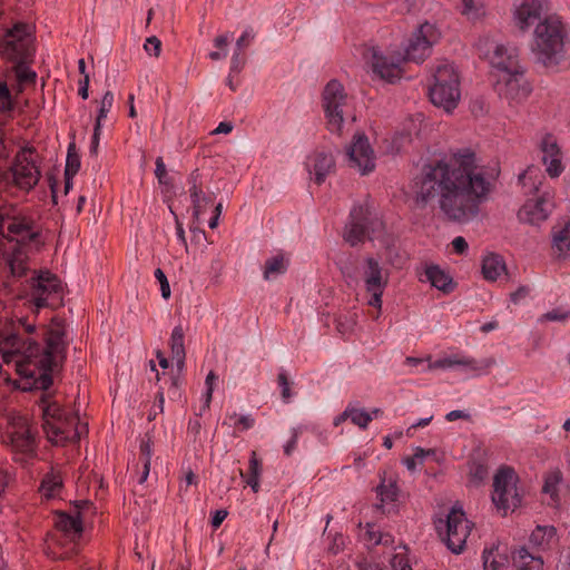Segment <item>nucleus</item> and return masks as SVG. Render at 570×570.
<instances>
[{"label": "nucleus", "instance_id": "nucleus-1", "mask_svg": "<svg viewBox=\"0 0 570 570\" xmlns=\"http://www.w3.org/2000/svg\"><path fill=\"white\" fill-rule=\"evenodd\" d=\"M498 175V169L479 165L472 150H459L448 159L423 167L414 181L415 203L424 208L436 202L448 220L469 223L479 216Z\"/></svg>", "mask_w": 570, "mask_h": 570}, {"label": "nucleus", "instance_id": "nucleus-2", "mask_svg": "<svg viewBox=\"0 0 570 570\" xmlns=\"http://www.w3.org/2000/svg\"><path fill=\"white\" fill-rule=\"evenodd\" d=\"M46 346L35 341H23L17 333H9L1 342L7 348L2 360L13 363L17 374L27 382L23 390H48L52 385L51 373L66 360V330L62 321L53 318L45 330Z\"/></svg>", "mask_w": 570, "mask_h": 570}, {"label": "nucleus", "instance_id": "nucleus-3", "mask_svg": "<svg viewBox=\"0 0 570 570\" xmlns=\"http://www.w3.org/2000/svg\"><path fill=\"white\" fill-rule=\"evenodd\" d=\"M441 37L439 29L430 23L424 22L420 24L411 35L404 48V55L396 58H387L380 53L375 48L371 49V65L372 70L381 79L394 82L401 77L400 65L403 61H413L420 63L424 61L432 51Z\"/></svg>", "mask_w": 570, "mask_h": 570}, {"label": "nucleus", "instance_id": "nucleus-4", "mask_svg": "<svg viewBox=\"0 0 570 570\" xmlns=\"http://www.w3.org/2000/svg\"><path fill=\"white\" fill-rule=\"evenodd\" d=\"M568 31L558 14L546 16L535 24L532 52L544 67H556L569 56Z\"/></svg>", "mask_w": 570, "mask_h": 570}, {"label": "nucleus", "instance_id": "nucleus-5", "mask_svg": "<svg viewBox=\"0 0 570 570\" xmlns=\"http://www.w3.org/2000/svg\"><path fill=\"white\" fill-rule=\"evenodd\" d=\"M433 82L429 88V96L432 104L452 111L461 97L459 75L451 63L439 65L432 75Z\"/></svg>", "mask_w": 570, "mask_h": 570}, {"label": "nucleus", "instance_id": "nucleus-6", "mask_svg": "<svg viewBox=\"0 0 570 570\" xmlns=\"http://www.w3.org/2000/svg\"><path fill=\"white\" fill-rule=\"evenodd\" d=\"M43 430L50 441H78L80 431L78 419L68 415L57 403H48L42 407Z\"/></svg>", "mask_w": 570, "mask_h": 570}, {"label": "nucleus", "instance_id": "nucleus-7", "mask_svg": "<svg viewBox=\"0 0 570 570\" xmlns=\"http://www.w3.org/2000/svg\"><path fill=\"white\" fill-rule=\"evenodd\" d=\"M435 528L442 541L453 553L458 554L463 551L471 531V524L461 507H452L445 520L440 519L435 522Z\"/></svg>", "mask_w": 570, "mask_h": 570}, {"label": "nucleus", "instance_id": "nucleus-8", "mask_svg": "<svg viewBox=\"0 0 570 570\" xmlns=\"http://www.w3.org/2000/svg\"><path fill=\"white\" fill-rule=\"evenodd\" d=\"M383 230V222L373 215L367 207L354 206L350 213V222L345 226L343 237L351 246L372 239Z\"/></svg>", "mask_w": 570, "mask_h": 570}, {"label": "nucleus", "instance_id": "nucleus-9", "mask_svg": "<svg viewBox=\"0 0 570 570\" xmlns=\"http://www.w3.org/2000/svg\"><path fill=\"white\" fill-rule=\"evenodd\" d=\"M358 277L368 295L367 304L381 311L382 296L390 278L389 271L376 258L368 256L361 265Z\"/></svg>", "mask_w": 570, "mask_h": 570}, {"label": "nucleus", "instance_id": "nucleus-10", "mask_svg": "<svg viewBox=\"0 0 570 570\" xmlns=\"http://www.w3.org/2000/svg\"><path fill=\"white\" fill-rule=\"evenodd\" d=\"M347 94L341 82L333 79L324 88L323 108L331 132L341 134L347 108Z\"/></svg>", "mask_w": 570, "mask_h": 570}, {"label": "nucleus", "instance_id": "nucleus-11", "mask_svg": "<svg viewBox=\"0 0 570 570\" xmlns=\"http://www.w3.org/2000/svg\"><path fill=\"white\" fill-rule=\"evenodd\" d=\"M31 287L30 296L37 309L42 307L53 309L62 305V283L50 272H41L37 277H33Z\"/></svg>", "mask_w": 570, "mask_h": 570}, {"label": "nucleus", "instance_id": "nucleus-12", "mask_svg": "<svg viewBox=\"0 0 570 570\" xmlns=\"http://www.w3.org/2000/svg\"><path fill=\"white\" fill-rule=\"evenodd\" d=\"M2 442L9 445L17 460L24 461L33 456L36 451L35 435L30 430L27 419L13 417L2 435Z\"/></svg>", "mask_w": 570, "mask_h": 570}, {"label": "nucleus", "instance_id": "nucleus-13", "mask_svg": "<svg viewBox=\"0 0 570 570\" xmlns=\"http://www.w3.org/2000/svg\"><path fill=\"white\" fill-rule=\"evenodd\" d=\"M492 502L504 515L509 510H514L521 504V498L517 491V475L512 468L502 466L495 473Z\"/></svg>", "mask_w": 570, "mask_h": 570}, {"label": "nucleus", "instance_id": "nucleus-14", "mask_svg": "<svg viewBox=\"0 0 570 570\" xmlns=\"http://www.w3.org/2000/svg\"><path fill=\"white\" fill-rule=\"evenodd\" d=\"M0 55L14 62L29 61L33 49L27 24L17 23L6 32L0 41Z\"/></svg>", "mask_w": 570, "mask_h": 570}, {"label": "nucleus", "instance_id": "nucleus-15", "mask_svg": "<svg viewBox=\"0 0 570 570\" xmlns=\"http://www.w3.org/2000/svg\"><path fill=\"white\" fill-rule=\"evenodd\" d=\"M548 12V0H514L513 2L514 23L522 31L542 21L546 16H549Z\"/></svg>", "mask_w": 570, "mask_h": 570}, {"label": "nucleus", "instance_id": "nucleus-16", "mask_svg": "<svg viewBox=\"0 0 570 570\" xmlns=\"http://www.w3.org/2000/svg\"><path fill=\"white\" fill-rule=\"evenodd\" d=\"M554 207L550 191H543L535 198L528 199L519 209L518 218L521 223L540 225L546 222Z\"/></svg>", "mask_w": 570, "mask_h": 570}, {"label": "nucleus", "instance_id": "nucleus-17", "mask_svg": "<svg viewBox=\"0 0 570 570\" xmlns=\"http://www.w3.org/2000/svg\"><path fill=\"white\" fill-rule=\"evenodd\" d=\"M30 156L31 150H20L16 156L14 163L11 167V173L16 185L27 190L36 186L40 177V171L35 160Z\"/></svg>", "mask_w": 570, "mask_h": 570}, {"label": "nucleus", "instance_id": "nucleus-18", "mask_svg": "<svg viewBox=\"0 0 570 570\" xmlns=\"http://www.w3.org/2000/svg\"><path fill=\"white\" fill-rule=\"evenodd\" d=\"M350 166L356 168L362 175L371 173L375 168L374 151L364 134H356L347 148Z\"/></svg>", "mask_w": 570, "mask_h": 570}, {"label": "nucleus", "instance_id": "nucleus-19", "mask_svg": "<svg viewBox=\"0 0 570 570\" xmlns=\"http://www.w3.org/2000/svg\"><path fill=\"white\" fill-rule=\"evenodd\" d=\"M498 85L500 96L510 102H520L531 92V86L524 77V69L500 76Z\"/></svg>", "mask_w": 570, "mask_h": 570}, {"label": "nucleus", "instance_id": "nucleus-20", "mask_svg": "<svg viewBox=\"0 0 570 570\" xmlns=\"http://www.w3.org/2000/svg\"><path fill=\"white\" fill-rule=\"evenodd\" d=\"M491 63L502 72L501 76L523 69L519 63L518 48L510 45H498L491 56Z\"/></svg>", "mask_w": 570, "mask_h": 570}, {"label": "nucleus", "instance_id": "nucleus-21", "mask_svg": "<svg viewBox=\"0 0 570 570\" xmlns=\"http://www.w3.org/2000/svg\"><path fill=\"white\" fill-rule=\"evenodd\" d=\"M540 149L542 153V163L546 165L548 175L552 178L559 177L563 171L562 166V154L557 144V140L551 136L547 135L541 144Z\"/></svg>", "mask_w": 570, "mask_h": 570}, {"label": "nucleus", "instance_id": "nucleus-22", "mask_svg": "<svg viewBox=\"0 0 570 570\" xmlns=\"http://www.w3.org/2000/svg\"><path fill=\"white\" fill-rule=\"evenodd\" d=\"M493 358H485L482 361H476L472 357L468 356H450L436 360L435 362H432L429 364V370H435V368H451L455 366H460L464 368L465 371H472V372H481L485 371L489 367H491L494 364Z\"/></svg>", "mask_w": 570, "mask_h": 570}, {"label": "nucleus", "instance_id": "nucleus-23", "mask_svg": "<svg viewBox=\"0 0 570 570\" xmlns=\"http://www.w3.org/2000/svg\"><path fill=\"white\" fill-rule=\"evenodd\" d=\"M309 175L317 185H322L326 177L334 170L335 160L332 154L326 151H316L308 157L306 163Z\"/></svg>", "mask_w": 570, "mask_h": 570}, {"label": "nucleus", "instance_id": "nucleus-24", "mask_svg": "<svg viewBox=\"0 0 570 570\" xmlns=\"http://www.w3.org/2000/svg\"><path fill=\"white\" fill-rule=\"evenodd\" d=\"M9 240H17L21 244H29L37 242L39 233L35 232L30 222L26 218L11 217L7 226Z\"/></svg>", "mask_w": 570, "mask_h": 570}, {"label": "nucleus", "instance_id": "nucleus-25", "mask_svg": "<svg viewBox=\"0 0 570 570\" xmlns=\"http://www.w3.org/2000/svg\"><path fill=\"white\" fill-rule=\"evenodd\" d=\"M552 248L556 255L561 258L570 252V219L559 223L552 228Z\"/></svg>", "mask_w": 570, "mask_h": 570}, {"label": "nucleus", "instance_id": "nucleus-26", "mask_svg": "<svg viewBox=\"0 0 570 570\" xmlns=\"http://www.w3.org/2000/svg\"><path fill=\"white\" fill-rule=\"evenodd\" d=\"M424 275L432 286L443 293H450L454 287L452 278L436 265L428 266Z\"/></svg>", "mask_w": 570, "mask_h": 570}, {"label": "nucleus", "instance_id": "nucleus-27", "mask_svg": "<svg viewBox=\"0 0 570 570\" xmlns=\"http://www.w3.org/2000/svg\"><path fill=\"white\" fill-rule=\"evenodd\" d=\"M185 332L181 325L175 326L170 340L169 345L171 350L173 360L176 361L178 370H183L185 366V345H184Z\"/></svg>", "mask_w": 570, "mask_h": 570}, {"label": "nucleus", "instance_id": "nucleus-28", "mask_svg": "<svg viewBox=\"0 0 570 570\" xmlns=\"http://www.w3.org/2000/svg\"><path fill=\"white\" fill-rule=\"evenodd\" d=\"M512 559L518 570H543L542 558L529 553L524 547L514 551Z\"/></svg>", "mask_w": 570, "mask_h": 570}, {"label": "nucleus", "instance_id": "nucleus-29", "mask_svg": "<svg viewBox=\"0 0 570 570\" xmlns=\"http://www.w3.org/2000/svg\"><path fill=\"white\" fill-rule=\"evenodd\" d=\"M507 271L503 258L498 254H489L482 261V274L487 281L494 282Z\"/></svg>", "mask_w": 570, "mask_h": 570}, {"label": "nucleus", "instance_id": "nucleus-30", "mask_svg": "<svg viewBox=\"0 0 570 570\" xmlns=\"http://www.w3.org/2000/svg\"><path fill=\"white\" fill-rule=\"evenodd\" d=\"M557 540V530L552 525H538L530 535V543L547 549Z\"/></svg>", "mask_w": 570, "mask_h": 570}, {"label": "nucleus", "instance_id": "nucleus-31", "mask_svg": "<svg viewBox=\"0 0 570 570\" xmlns=\"http://www.w3.org/2000/svg\"><path fill=\"white\" fill-rule=\"evenodd\" d=\"M336 265L338 266L347 285L357 283L360 281V271L357 266V258L355 256L348 254L346 256L340 257L336 261Z\"/></svg>", "mask_w": 570, "mask_h": 570}, {"label": "nucleus", "instance_id": "nucleus-32", "mask_svg": "<svg viewBox=\"0 0 570 570\" xmlns=\"http://www.w3.org/2000/svg\"><path fill=\"white\" fill-rule=\"evenodd\" d=\"M288 268V261L285 259L283 254H277L266 259L264 265L263 277L265 281H271L279 275L286 273Z\"/></svg>", "mask_w": 570, "mask_h": 570}, {"label": "nucleus", "instance_id": "nucleus-33", "mask_svg": "<svg viewBox=\"0 0 570 570\" xmlns=\"http://www.w3.org/2000/svg\"><path fill=\"white\" fill-rule=\"evenodd\" d=\"M562 482V473L560 470H553L547 473L544 478L543 492L550 495L551 504L557 507L560 502L558 487Z\"/></svg>", "mask_w": 570, "mask_h": 570}, {"label": "nucleus", "instance_id": "nucleus-34", "mask_svg": "<svg viewBox=\"0 0 570 570\" xmlns=\"http://www.w3.org/2000/svg\"><path fill=\"white\" fill-rule=\"evenodd\" d=\"M484 570H503L507 567V556L499 553L498 548L484 549L482 553Z\"/></svg>", "mask_w": 570, "mask_h": 570}, {"label": "nucleus", "instance_id": "nucleus-35", "mask_svg": "<svg viewBox=\"0 0 570 570\" xmlns=\"http://www.w3.org/2000/svg\"><path fill=\"white\" fill-rule=\"evenodd\" d=\"M376 494L381 503L395 502L399 495V488L395 481L382 478L381 483L376 487Z\"/></svg>", "mask_w": 570, "mask_h": 570}, {"label": "nucleus", "instance_id": "nucleus-36", "mask_svg": "<svg viewBox=\"0 0 570 570\" xmlns=\"http://www.w3.org/2000/svg\"><path fill=\"white\" fill-rule=\"evenodd\" d=\"M461 13L469 20H478L484 16L483 0H462Z\"/></svg>", "mask_w": 570, "mask_h": 570}, {"label": "nucleus", "instance_id": "nucleus-37", "mask_svg": "<svg viewBox=\"0 0 570 570\" xmlns=\"http://www.w3.org/2000/svg\"><path fill=\"white\" fill-rule=\"evenodd\" d=\"M57 527L65 532L80 533L82 531V524L79 514L70 515L67 513H60L57 520Z\"/></svg>", "mask_w": 570, "mask_h": 570}, {"label": "nucleus", "instance_id": "nucleus-38", "mask_svg": "<svg viewBox=\"0 0 570 570\" xmlns=\"http://www.w3.org/2000/svg\"><path fill=\"white\" fill-rule=\"evenodd\" d=\"M190 199L193 204V215L196 219L203 215L207 207L213 203V195H207L203 191V188L197 191V196L194 197L193 194H190Z\"/></svg>", "mask_w": 570, "mask_h": 570}, {"label": "nucleus", "instance_id": "nucleus-39", "mask_svg": "<svg viewBox=\"0 0 570 570\" xmlns=\"http://www.w3.org/2000/svg\"><path fill=\"white\" fill-rule=\"evenodd\" d=\"M61 488L62 480L58 475L47 474L41 482L40 490L46 498L50 499L53 498Z\"/></svg>", "mask_w": 570, "mask_h": 570}, {"label": "nucleus", "instance_id": "nucleus-40", "mask_svg": "<svg viewBox=\"0 0 570 570\" xmlns=\"http://www.w3.org/2000/svg\"><path fill=\"white\" fill-rule=\"evenodd\" d=\"M80 168V157L76 153L75 144H70L68 147L65 176H75Z\"/></svg>", "mask_w": 570, "mask_h": 570}, {"label": "nucleus", "instance_id": "nucleus-41", "mask_svg": "<svg viewBox=\"0 0 570 570\" xmlns=\"http://www.w3.org/2000/svg\"><path fill=\"white\" fill-rule=\"evenodd\" d=\"M14 109V101L6 81H0V114H10Z\"/></svg>", "mask_w": 570, "mask_h": 570}, {"label": "nucleus", "instance_id": "nucleus-42", "mask_svg": "<svg viewBox=\"0 0 570 570\" xmlns=\"http://www.w3.org/2000/svg\"><path fill=\"white\" fill-rule=\"evenodd\" d=\"M217 375L213 371H210L207 374L205 380L206 392L204 394V404L200 407L199 412L197 413L198 416L203 415V413L209 409L213 399L214 384L217 381Z\"/></svg>", "mask_w": 570, "mask_h": 570}, {"label": "nucleus", "instance_id": "nucleus-43", "mask_svg": "<svg viewBox=\"0 0 570 570\" xmlns=\"http://www.w3.org/2000/svg\"><path fill=\"white\" fill-rule=\"evenodd\" d=\"M28 61L16 62L14 71L17 79L21 83H31L36 81L37 75L27 66Z\"/></svg>", "mask_w": 570, "mask_h": 570}, {"label": "nucleus", "instance_id": "nucleus-44", "mask_svg": "<svg viewBox=\"0 0 570 570\" xmlns=\"http://www.w3.org/2000/svg\"><path fill=\"white\" fill-rule=\"evenodd\" d=\"M350 411H351L350 420L352 421V423L357 425L361 429H366L368 423L372 421V414H370L368 412H366L363 409H356V407H351V406H350Z\"/></svg>", "mask_w": 570, "mask_h": 570}, {"label": "nucleus", "instance_id": "nucleus-45", "mask_svg": "<svg viewBox=\"0 0 570 570\" xmlns=\"http://www.w3.org/2000/svg\"><path fill=\"white\" fill-rule=\"evenodd\" d=\"M112 105L114 94L111 91H107L100 101V108L98 110L96 124L102 122V120L107 117L108 112L110 111Z\"/></svg>", "mask_w": 570, "mask_h": 570}, {"label": "nucleus", "instance_id": "nucleus-46", "mask_svg": "<svg viewBox=\"0 0 570 570\" xmlns=\"http://www.w3.org/2000/svg\"><path fill=\"white\" fill-rule=\"evenodd\" d=\"M8 264L10 272L14 277H22L28 271L24 261L18 256L8 259Z\"/></svg>", "mask_w": 570, "mask_h": 570}, {"label": "nucleus", "instance_id": "nucleus-47", "mask_svg": "<svg viewBox=\"0 0 570 570\" xmlns=\"http://www.w3.org/2000/svg\"><path fill=\"white\" fill-rule=\"evenodd\" d=\"M140 456L142 463L150 464L153 456V441L149 434H146L140 442Z\"/></svg>", "mask_w": 570, "mask_h": 570}, {"label": "nucleus", "instance_id": "nucleus-48", "mask_svg": "<svg viewBox=\"0 0 570 570\" xmlns=\"http://www.w3.org/2000/svg\"><path fill=\"white\" fill-rule=\"evenodd\" d=\"M277 382H278V385L282 390V399L284 402H288L289 399L292 397V392H291V382L287 377V374L285 371H281L278 373V376H277Z\"/></svg>", "mask_w": 570, "mask_h": 570}, {"label": "nucleus", "instance_id": "nucleus-49", "mask_svg": "<svg viewBox=\"0 0 570 570\" xmlns=\"http://www.w3.org/2000/svg\"><path fill=\"white\" fill-rule=\"evenodd\" d=\"M144 49L149 56L158 57L161 50V41L156 36H151L146 39Z\"/></svg>", "mask_w": 570, "mask_h": 570}, {"label": "nucleus", "instance_id": "nucleus-50", "mask_svg": "<svg viewBox=\"0 0 570 570\" xmlns=\"http://www.w3.org/2000/svg\"><path fill=\"white\" fill-rule=\"evenodd\" d=\"M245 63L246 59L243 55V50H237V48H235L230 59V71L236 73L240 72Z\"/></svg>", "mask_w": 570, "mask_h": 570}, {"label": "nucleus", "instance_id": "nucleus-51", "mask_svg": "<svg viewBox=\"0 0 570 570\" xmlns=\"http://www.w3.org/2000/svg\"><path fill=\"white\" fill-rule=\"evenodd\" d=\"M155 175H156V177L158 179V183L160 185H168L169 184V178H168V175H167L166 166H165V163H164L161 157H157L156 158Z\"/></svg>", "mask_w": 570, "mask_h": 570}, {"label": "nucleus", "instance_id": "nucleus-52", "mask_svg": "<svg viewBox=\"0 0 570 570\" xmlns=\"http://www.w3.org/2000/svg\"><path fill=\"white\" fill-rule=\"evenodd\" d=\"M254 38V30L250 27L246 28L242 36L237 39L235 48H237V50H244L246 47L249 46Z\"/></svg>", "mask_w": 570, "mask_h": 570}, {"label": "nucleus", "instance_id": "nucleus-53", "mask_svg": "<svg viewBox=\"0 0 570 570\" xmlns=\"http://www.w3.org/2000/svg\"><path fill=\"white\" fill-rule=\"evenodd\" d=\"M155 277L160 283L161 296L168 299L170 297V287L165 273L160 268H157L155 271Z\"/></svg>", "mask_w": 570, "mask_h": 570}, {"label": "nucleus", "instance_id": "nucleus-54", "mask_svg": "<svg viewBox=\"0 0 570 570\" xmlns=\"http://www.w3.org/2000/svg\"><path fill=\"white\" fill-rule=\"evenodd\" d=\"M546 321L551 322H564L570 317V312H563L560 309H552L542 316Z\"/></svg>", "mask_w": 570, "mask_h": 570}, {"label": "nucleus", "instance_id": "nucleus-55", "mask_svg": "<svg viewBox=\"0 0 570 570\" xmlns=\"http://www.w3.org/2000/svg\"><path fill=\"white\" fill-rule=\"evenodd\" d=\"M301 433V428H294L292 429V438L291 440L284 445V453L289 456L297 444L298 435Z\"/></svg>", "mask_w": 570, "mask_h": 570}, {"label": "nucleus", "instance_id": "nucleus-56", "mask_svg": "<svg viewBox=\"0 0 570 570\" xmlns=\"http://www.w3.org/2000/svg\"><path fill=\"white\" fill-rule=\"evenodd\" d=\"M199 173L198 170H194L189 178H188V184H189V194H193L194 197L197 196V191L200 190L202 188V184L199 181Z\"/></svg>", "mask_w": 570, "mask_h": 570}, {"label": "nucleus", "instance_id": "nucleus-57", "mask_svg": "<svg viewBox=\"0 0 570 570\" xmlns=\"http://www.w3.org/2000/svg\"><path fill=\"white\" fill-rule=\"evenodd\" d=\"M102 124H95L94 135L90 144V154L97 155Z\"/></svg>", "mask_w": 570, "mask_h": 570}, {"label": "nucleus", "instance_id": "nucleus-58", "mask_svg": "<svg viewBox=\"0 0 570 570\" xmlns=\"http://www.w3.org/2000/svg\"><path fill=\"white\" fill-rule=\"evenodd\" d=\"M530 287L529 286H520L515 292L511 293L510 299L514 304L520 303L523 298H525L530 294Z\"/></svg>", "mask_w": 570, "mask_h": 570}, {"label": "nucleus", "instance_id": "nucleus-59", "mask_svg": "<svg viewBox=\"0 0 570 570\" xmlns=\"http://www.w3.org/2000/svg\"><path fill=\"white\" fill-rule=\"evenodd\" d=\"M261 474V462L256 456L255 452H252L249 459V471L248 475H259Z\"/></svg>", "mask_w": 570, "mask_h": 570}, {"label": "nucleus", "instance_id": "nucleus-60", "mask_svg": "<svg viewBox=\"0 0 570 570\" xmlns=\"http://www.w3.org/2000/svg\"><path fill=\"white\" fill-rule=\"evenodd\" d=\"M453 248L455 253L463 254L468 249V243L464 237L458 236L452 240Z\"/></svg>", "mask_w": 570, "mask_h": 570}, {"label": "nucleus", "instance_id": "nucleus-61", "mask_svg": "<svg viewBox=\"0 0 570 570\" xmlns=\"http://www.w3.org/2000/svg\"><path fill=\"white\" fill-rule=\"evenodd\" d=\"M89 75H85V77H82L80 80H79V90H78V94L79 96L82 98V99H87L88 96H89V92H88V89H89Z\"/></svg>", "mask_w": 570, "mask_h": 570}, {"label": "nucleus", "instance_id": "nucleus-62", "mask_svg": "<svg viewBox=\"0 0 570 570\" xmlns=\"http://www.w3.org/2000/svg\"><path fill=\"white\" fill-rule=\"evenodd\" d=\"M235 424H239L243 430H248L254 426L255 420L252 415H240L238 417V422H235Z\"/></svg>", "mask_w": 570, "mask_h": 570}, {"label": "nucleus", "instance_id": "nucleus-63", "mask_svg": "<svg viewBox=\"0 0 570 570\" xmlns=\"http://www.w3.org/2000/svg\"><path fill=\"white\" fill-rule=\"evenodd\" d=\"M226 517H227V511H225V510L215 511V513L212 518V521H210L213 528L217 529L223 523V521L225 520Z\"/></svg>", "mask_w": 570, "mask_h": 570}, {"label": "nucleus", "instance_id": "nucleus-64", "mask_svg": "<svg viewBox=\"0 0 570 570\" xmlns=\"http://www.w3.org/2000/svg\"><path fill=\"white\" fill-rule=\"evenodd\" d=\"M469 417H470V415L461 410H453L445 415V419L449 422H452V421H455L459 419H469Z\"/></svg>", "mask_w": 570, "mask_h": 570}]
</instances>
